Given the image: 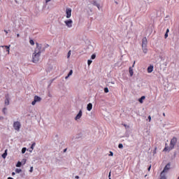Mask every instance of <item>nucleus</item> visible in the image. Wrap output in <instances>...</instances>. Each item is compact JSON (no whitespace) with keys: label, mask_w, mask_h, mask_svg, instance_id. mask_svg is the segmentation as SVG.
<instances>
[{"label":"nucleus","mask_w":179,"mask_h":179,"mask_svg":"<svg viewBox=\"0 0 179 179\" xmlns=\"http://www.w3.org/2000/svg\"><path fill=\"white\" fill-rule=\"evenodd\" d=\"M76 178L79 179V176H76Z\"/></svg>","instance_id":"49530a36"},{"label":"nucleus","mask_w":179,"mask_h":179,"mask_svg":"<svg viewBox=\"0 0 179 179\" xmlns=\"http://www.w3.org/2000/svg\"><path fill=\"white\" fill-rule=\"evenodd\" d=\"M178 179H179V176H178Z\"/></svg>","instance_id":"8fccbe9b"},{"label":"nucleus","mask_w":179,"mask_h":179,"mask_svg":"<svg viewBox=\"0 0 179 179\" xmlns=\"http://www.w3.org/2000/svg\"><path fill=\"white\" fill-rule=\"evenodd\" d=\"M20 127H22V124L20 123V122H14L13 123V128L15 129V131H20Z\"/></svg>","instance_id":"7ed1b4c3"},{"label":"nucleus","mask_w":179,"mask_h":179,"mask_svg":"<svg viewBox=\"0 0 179 179\" xmlns=\"http://www.w3.org/2000/svg\"><path fill=\"white\" fill-rule=\"evenodd\" d=\"M1 47H2V48H3V47H4L6 49V51H7L8 54H9V50H10V45H9V46H8V45H2Z\"/></svg>","instance_id":"4468645a"},{"label":"nucleus","mask_w":179,"mask_h":179,"mask_svg":"<svg viewBox=\"0 0 179 179\" xmlns=\"http://www.w3.org/2000/svg\"><path fill=\"white\" fill-rule=\"evenodd\" d=\"M108 92H109L108 88L105 87V88H104V92H105V93H108Z\"/></svg>","instance_id":"cd10ccee"},{"label":"nucleus","mask_w":179,"mask_h":179,"mask_svg":"<svg viewBox=\"0 0 179 179\" xmlns=\"http://www.w3.org/2000/svg\"><path fill=\"white\" fill-rule=\"evenodd\" d=\"M15 173H16L17 174H19L20 173H22V169H15Z\"/></svg>","instance_id":"6ab92c4d"},{"label":"nucleus","mask_w":179,"mask_h":179,"mask_svg":"<svg viewBox=\"0 0 179 179\" xmlns=\"http://www.w3.org/2000/svg\"><path fill=\"white\" fill-rule=\"evenodd\" d=\"M177 144V138L173 137L170 142L169 147H165L164 149V152H170V150H173L174 149V146Z\"/></svg>","instance_id":"f03ea898"},{"label":"nucleus","mask_w":179,"mask_h":179,"mask_svg":"<svg viewBox=\"0 0 179 179\" xmlns=\"http://www.w3.org/2000/svg\"><path fill=\"white\" fill-rule=\"evenodd\" d=\"M160 179H167V178H166L165 175L162 174V173H161V178H160Z\"/></svg>","instance_id":"5701e85b"},{"label":"nucleus","mask_w":179,"mask_h":179,"mask_svg":"<svg viewBox=\"0 0 179 179\" xmlns=\"http://www.w3.org/2000/svg\"><path fill=\"white\" fill-rule=\"evenodd\" d=\"M93 62V61L92 60H88L87 61V64H88V66H90L91 64Z\"/></svg>","instance_id":"bb28decb"},{"label":"nucleus","mask_w":179,"mask_h":179,"mask_svg":"<svg viewBox=\"0 0 179 179\" xmlns=\"http://www.w3.org/2000/svg\"><path fill=\"white\" fill-rule=\"evenodd\" d=\"M69 57H71V50H69L68 52L67 58H69Z\"/></svg>","instance_id":"c756f323"},{"label":"nucleus","mask_w":179,"mask_h":179,"mask_svg":"<svg viewBox=\"0 0 179 179\" xmlns=\"http://www.w3.org/2000/svg\"><path fill=\"white\" fill-rule=\"evenodd\" d=\"M22 163H24V164H26V159H22Z\"/></svg>","instance_id":"72a5a7b5"},{"label":"nucleus","mask_w":179,"mask_h":179,"mask_svg":"<svg viewBox=\"0 0 179 179\" xmlns=\"http://www.w3.org/2000/svg\"><path fill=\"white\" fill-rule=\"evenodd\" d=\"M169 170H170V164H167L164 170L162 172V174H164V173H167L169 171Z\"/></svg>","instance_id":"0eeeda50"},{"label":"nucleus","mask_w":179,"mask_h":179,"mask_svg":"<svg viewBox=\"0 0 179 179\" xmlns=\"http://www.w3.org/2000/svg\"><path fill=\"white\" fill-rule=\"evenodd\" d=\"M148 45V39L146 38V37L143 38L142 41V48H144V47H147Z\"/></svg>","instance_id":"6e6552de"},{"label":"nucleus","mask_w":179,"mask_h":179,"mask_svg":"<svg viewBox=\"0 0 179 179\" xmlns=\"http://www.w3.org/2000/svg\"><path fill=\"white\" fill-rule=\"evenodd\" d=\"M5 104L6 106H9V97L8 95L6 96Z\"/></svg>","instance_id":"ddd939ff"},{"label":"nucleus","mask_w":179,"mask_h":179,"mask_svg":"<svg viewBox=\"0 0 179 179\" xmlns=\"http://www.w3.org/2000/svg\"><path fill=\"white\" fill-rule=\"evenodd\" d=\"M26 150H27V148H23L22 149V153H23V154L26 153Z\"/></svg>","instance_id":"a878e982"},{"label":"nucleus","mask_w":179,"mask_h":179,"mask_svg":"<svg viewBox=\"0 0 179 179\" xmlns=\"http://www.w3.org/2000/svg\"><path fill=\"white\" fill-rule=\"evenodd\" d=\"M82 117V110H80L76 117H75L76 120H80Z\"/></svg>","instance_id":"1a4fd4ad"},{"label":"nucleus","mask_w":179,"mask_h":179,"mask_svg":"<svg viewBox=\"0 0 179 179\" xmlns=\"http://www.w3.org/2000/svg\"><path fill=\"white\" fill-rule=\"evenodd\" d=\"M148 120H149V122H150V121L152 120V117H150V115L148 116Z\"/></svg>","instance_id":"2f4dec72"},{"label":"nucleus","mask_w":179,"mask_h":179,"mask_svg":"<svg viewBox=\"0 0 179 179\" xmlns=\"http://www.w3.org/2000/svg\"><path fill=\"white\" fill-rule=\"evenodd\" d=\"M66 150H67V149L66 148V149H64V153H65L66 152Z\"/></svg>","instance_id":"79ce46f5"},{"label":"nucleus","mask_w":179,"mask_h":179,"mask_svg":"<svg viewBox=\"0 0 179 179\" xmlns=\"http://www.w3.org/2000/svg\"><path fill=\"white\" fill-rule=\"evenodd\" d=\"M118 148H119V149H122V148H124V145H122V143H120L118 145Z\"/></svg>","instance_id":"393cba45"},{"label":"nucleus","mask_w":179,"mask_h":179,"mask_svg":"<svg viewBox=\"0 0 179 179\" xmlns=\"http://www.w3.org/2000/svg\"><path fill=\"white\" fill-rule=\"evenodd\" d=\"M72 73H73V71L71 70V71H69L68 76H66L65 79H68V78H69V76H71L72 75Z\"/></svg>","instance_id":"f3484780"},{"label":"nucleus","mask_w":179,"mask_h":179,"mask_svg":"<svg viewBox=\"0 0 179 179\" xmlns=\"http://www.w3.org/2000/svg\"><path fill=\"white\" fill-rule=\"evenodd\" d=\"M64 23H65L66 26H67V27L71 28V27H72V24L73 23V21H72L71 19H69V20L64 21Z\"/></svg>","instance_id":"423d86ee"},{"label":"nucleus","mask_w":179,"mask_h":179,"mask_svg":"<svg viewBox=\"0 0 179 179\" xmlns=\"http://www.w3.org/2000/svg\"><path fill=\"white\" fill-rule=\"evenodd\" d=\"M170 31V30L169 29H166V34H169V32Z\"/></svg>","instance_id":"e433bc0d"},{"label":"nucleus","mask_w":179,"mask_h":179,"mask_svg":"<svg viewBox=\"0 0 179 179\" xmlns=\"http://www.w3.org/2000/svg\"><path fill=\"white\" fill-rule=\"evenodd\" d=\"M66 17L69 19L72 16V9L71 8H66Z\"/></svg>","instance_id":"20e7f679"},{"label":"nucleus","mask_w":179,"mask_h":179,"mask_svg":"<svg viewBox=\"0 0 179 179\" xmlns=\"http://www.w3.org/2000/svg\"><path fill=\"white\" fill-rule=\"evenodd\" d=\"M164 37L165 38H167L169 37V34H165Z\"/></svg>","instance_id":"7c9ffc66"},{"label":"nucleus","mask_w":179,"mask_h":179,"mask_svg":"<svg viewBox=\"0 0 179 179\" xmlns=\"http://www.w3.org/2000/svg\"><path fill=\"white\" fill-rule=\"evenodd\" d=\"M108 177H109V179H111V178H110V177H111V172L109 173Z\"/></svg>","instance_id":"4c0bfd02"},{"label":"nucleus","mask_w":179,"mask_h":179,"mask_svg":"<svg viewBox=\"0 0 179 179\" xmlns=\"http://www.w3.org/2000/svg\"><path fill=\"white\" fill-rule=\"evenodd\" d=\"M153 72V66H150L148 67V73H152Z\"/></svg>","instance_id":"9b49d317"},{"label":"nucleus","mask_w":179,"mask_h":179,"mask_svg":"<svg viewBox=\"0 0 179 179\" xmlns=\"http://www.w3.org/2000/svg\"><path fill=\"white\" fill-rule=\"evenodd\" d=\"M150 169H152V165H150V166L148 167V171H150Z\"/></svg>","instance_id":"f704fd0d"},{"label":"nucleus","mask_w":179,"mask_h":179,"mask_svg":"<svg viewBox=\"0 0 179 179\" xmlns=\"http://www.w3.org/2000/svg\"><path fill=\"white\" fill-rule=\"evenodd\" d=\"M21 166H22V162H18L16 164V167H21Z\"/></svg>","instance_id":"4be33fe9"},{"label":"nucleus","mask_w":179,"mask_h":179,"mask_svg":"<svg viewBox=\"0 0 179 179\" xmlns=\"http://www.w3.org/2000/svg\"><path fill=\"white\" fill-rule=\"evenodd\" d=\"M4 31H5L6 34H8V31L4 30Z\"/></svg>","instance_id":"37998d69"},{"label":"nucleus","mask_w":179,"mask_h":179,"mask_svg":"<svg viewBox=\"0 0 179 179\" xmlns=\"http://www.w3.org/2000/svg\"><path fill=\"white\" fill-rule=\"evenodd\" d=\"M142 48H143V51L144 54H146L148 52V48H146V47H144Z\"/></svg>","instance_id":"aec40b11"},{"label":"nucleus","mask_w":179,"mask_h":179,"mask_svg":"<svg viewBox=\"0 0 179 179\" xmlns=\"http://www.w3.org/2000/svg\"><path fill=\"white\" fill-rule=\"evenodd\" d=\"M163 116H164V117H166V113H163Z\"/></svg>","instance_id":"a18cd8bd"},{"label":"nucleus","mask_w":179,"mask_h":179,"mask_svg":"<svg viewBox=\"0 0 179 179\" xmlns=\"http://www.w3.org/2000/svg\"><path fill=\"white\" fill-rule=\"evenodd\" d=\"M34 146H36V143H32V145H31V152H32L33 150L34 149Z\"/></svg>","instance_id":"412c9836"},{"label":"nucleus","mask_w":179,"mask_h":179,"mask_svg":"<svg viewBox=\"0 0 179 179\" xmlns=\"http://www.w3.org/2000/svg\"><path fill=\"white\" fill-rule=\"evenodd\" d=\"M5 110H6V108L3 109V113L5 114Z\"/></svg>","instance_id":"58836bf2"},{"label":"nucleus","mask_w":179,"mask_h":179,"mask_svg":"<svg viewBox=\"0 0 179 179\" xmlns=\"http://www.w3.org/2000/svg\"><path fill=\"white\" fill-rule=\"evenodd\" d=\"M15 174H16L15 172L12 173V176H15Z\"/></svg>","instance_id":"c03bdc74"},{"label":"nucleus","mask_w":179,"mask_h":179,"mask_svg":"<svg viewBox=\"0 0 179 179\" xmlns=\"http://www.w3.org/2000/svg\"><path fill=\"white\" fill-rule=\"evenodd\" d=\"M50 1L51 0H45L46 3H48V2H50Z\"/></svg>","instance_id":"ea45409f"},{"label":"nucleus","mask_w":179,"mask_h":179,"mask_svg":"<svg viewBox=\"0 0 179 179\" xmlns=\"http://www.w3.org/2000/svg\"><path fill=\"white\" fill-rule=\"evenodd\" d=\"M92 5L97 6L98 9H100V4L97 3L96 1H92Z\"/></svg>","instance_id":"2eb2a0df"},{"label":"nucleus","mask_w":179,"mask_h":179,"mask_svg":"<svg viewBox=\"0 0 179 179\" xmlns=\"http://www.w3.org/2000/svg\"><path fill=\"white\" fill-rule=\"evenodd\" d=\"M40 101H41V97L36 95L34 96V99L32 101L31 104H32V106H36V103L37 102H40Z\"/></svg>","instance_id":"39448f33"},{"label":"nucleus","mask_w":179,"mask_h":179,"mask_svg":"<svg viewBox=\"0 0 179 179\" xmlns=\"http://www.w3.org/2000/svg\"><path fill=\"white\" fill-rule=\"evenodd\" d=\"M110 153L109 156H114V153L113 152L110 151Z\"/></svg>","instance_id":"473e14b6"},{"label":"nucleus","mask_w":179,"mask_h":179,"mask_svg":"<svg viewBox=\"0 0 179 179\" xmlns=\"http://www.w3.org/2000/svg\"><path fill=\"white\" fill-rule=\"evenodd\" d=\"M7 150H5V152L2 155L3 159H6V156H8Z\"/></svg>","instance_id":"a211bd4d"},{"label":"nucleus","mask_w":179,"mask_h":179,"mask_svg":"<svg viewBox=\"0 0 179 179\" xmlns=\"http://www.w3.org/2000/svg\"><path fill=\"white\" fill-rule=\"evenodd\" d=\"M29 171H30V173H33V166L31 167Z\"/></svg>","instance_id":"c9c22d12"},{"label":"nucleus","mask_w":179,"mask_h":179,"mask_svg":"<svg viewBox=\"0 0 179 179\" xmlns=\"http://www.w3.org/2000/svg\"><path fill=\"white\" fill-rule=\"evenodd\" d=\"M92 108H93V104L92 103H88L87 106V111H92Z\"/></svg>","instance_id":"9d476101"},{"label":"nucleus","mask_w":179,"mask_h":179,"mask_svg":"<svg viewBox=\"0 0 179 179\" xmlns=\"http://www.w3.org/2000/svg\"><path fill=\"white\" fill-rule=\"evenodd\" d=\"M36 47L34 50V52L32 55V62L37 64L40 61V57L41 56V48L43 45L38 43H36Z\"/></svg>","instance_id":"f257e3e1"},{"label":"nucleus","mask_w":179,"mask_h":179,"mask_svg":"<svg viewBox=\"0 0 179 179\" xmlns=\"http://www.w3.org/2000/svg\"><path fill=\"white\" fill-rule=\"evenodd\" d=\"M145 99H146V97H145V96H141V97L138 99L139 103H141V104H142V103H143V100H145Z\"/></svg>","instance_id":"f8f14e48"},{"label":"nucleus","mask_w":179,"mask_h":179,"mask_svg":"<svg viewBox=\"0 0 179 179\" xmlns=\"http://www.w3.org/2000/svg\"><path fill=\"white\" fill-rule=\"evenodd\" d=\"M124 127H127V124H124Z\"/></svg>","instance_id":"de8ad7c7"},{"label":"nucleus","mask_w":179,"mask_h":179,"mask_svg":"<svg viewBox=\"0 0 179 179\" xmlns=\"http://www.w3.org/2000/svg\"><path fill=\"white\" fill-rule=\"evenodd\" d=\"M29 44H31V45H34V41H33L32 39H31L29 41Z\"/></svg>","instance_id":"b1692460"},{"label":"nucleus","mask_w":179,"mask_h":179,"mask_svg":"<svg viewBox=\"0 0 179 179\" xmlns=\"http://www.w3.org/2000/svg\"><path fill=\"white\" fill-rule=\"evenodd\" d=\"M129 75L130 76H134V69H132V67H129Z\"/></svg>","instance_id":"dca6fc26"},{"label":"nucleus","mask_w":179,"mask_h":179,"mask_svg":"<svg viewBox=\"0 0 179 179\" xmlns=\"http://www.w3.org/2000/svg\"><path fill=\"white\" fill-rule=\"evenodd\" d=\"M91 58L92 59H96V55L95 54H93L92 56H91Z\"/></svg>","instance_id":"c85d7f7f"},{"label":"nucleus","mask_w":179,"mask_h":179,"mask_svg":"<svg viewBox=\"0 0 179 179\" xmlns=\"http://www.w3.org/2000/svg\"><path fill=\"white\" fill-rule=\"evenodd\" d=\"M17 37L19 38L20 37V35L19 34H17Z\"/></svg>","instance_id":"a19ab883"},{"label":"nucleus","mask_w":179,"mask_h":179,"mask_svg":"<svg viewBox=\"0 0 179 179\" xmlns=\"http://www.w3.org/2000/svg\"><path fill=\"white\" fill-rule=\"evenodd\" d=\"M134 65H135V62H134Z\"/></svg>","instance_id":"09e8293b"}]
</instances>
